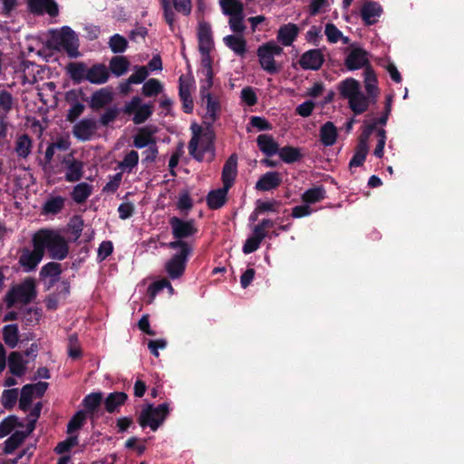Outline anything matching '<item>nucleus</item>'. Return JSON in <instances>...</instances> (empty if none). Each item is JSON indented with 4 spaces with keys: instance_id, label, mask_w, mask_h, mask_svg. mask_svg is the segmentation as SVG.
Masks as SVG:
<instances>
[{
    "instance_id": "16",
    "label": "nucleus",
    "mask_w": 464,
    "mask_h": 464,
    "mask_svg": "<svg viewBox=\"0 0 464 464\" xmlns=\"http://www.w3.org/2000/svg\"><path fill=\"white\" fill-rule=\"evenodd\" d=\"M157 130V128L153 126L139 128L137 133L133 137V146L137 149H143L156 143L155 134Z\"/></svg>"
},
{
    "instance_id": "15",
    "label": "nucleus",
    "mask_w": 464,
    "mask_h": 464,
    "mask_svg": "<svg viewBox=\"0 0 464 464\" xmlns=\"http://www.w3.org/2000/svg\"><path fill=\"white\" fill-rule=\"evenodd\" d=\"M382 5L374 1L367 0L361 7V17L365 25H372L378 18L382 14Z\"/></svg>"
},
{
    "instance_id": "5",
    "label": "nucleus",
    "mask_w": 464,
    "mask_h": 464,
    "mask_svg": "<svg viewBox=\"0 0 464 464\" xmlns=\"http://www.w3.org/2000/svg\"><path fill=\"white\" fill-rule=\"evenodd\" d=\"M283 52V48L274 41L260 45L256 51V55L262 69L269 74L277 73L279 66L276 63L275 56L281 55Z\"/></svg>"
},
{
    "instance_id": "6",
    "label": "nucleus",
    "mask_w": 464,
    "mask_h": 464,
    "mask_svg": "<svg viewBox=\"0 0 464 464\" xmlns=\"http://www.w3.org/2000/svg\"><path fill=\"white\" fill-rule=\"evenodd\" d=\"M169 224L174 241L188 242L186 239L194 237L198 232L193 218L183 219L174 216L169 218Z\"/></svg>"
},
{
    "instance_id": "8",
    "label": "nucleus",
    "mask_w": 464,
    "mask_h": 464,
    "mask_svg": "<svg viewBox=\"0 0 464 464\" xmlns=\"http://www.w3.org/2000/svg\"><path fill=\"white\" fill-rule=\"evenodd\" d=\"M349 52L344 59V65L349 71H355L372 66L369 61V53L355 44H352Z\"/></svg>"
},
{
    "instance_id": "28",
    "label": "nucleus",
    "mask_w": 464,
    "mask_h": 464,
    "mask_svg": "<svg viewBox=\"0 0 464 464\" xmlns=\"http://www.w3.org/2000/svg\"><path fill=\"white\" fill-rule=\"evenodd\" d=\"M62 274V266L60 263L49 262L42 266L40 271V277H49L48 289L53 286L58 281Z\"/></svg>"
},
{
    "instance_id": "38",
    "label": "nucleus",
    "mask_w": 464,
    "mask_h": 464,
    "mask_svg": "<svg viewBox=\"0 0 464 464\" xmlns=\"http://www.w3.org/2000/svg\"><path fill=\"white\" fill-rule=\"evenodd\" d=\"M277 154L287 164L295 163L302 159V153L298 148L286 145L279 148Z\"/></svg>"
},
{
    "instance_id": "37",
    "label": "nucleus",
    "mask_w": 464,
    "mask_h": 464,
    "mask_svg": "<svg viewBox=\"0 0 464 464\" xmlns=\"http://www.w3.org/2000/svg\"><path fill=\"white\" fill-rule=\"evenodd\" d=\"M243 7L240 10L234 9L229 10V13H223L226 15H229V25L234 33H243L246 29L244 24Z\"/></svg>"
},
{
    "instance_id": "42",
    "label": "nucleus",
    "mask_w": 464,
    "mask_h": 464,
    "mask_svg": "<svg viewBox=\"0 0 464 464\" xmlns=\"http://www.w3.org/2000/svg\"><path fill=\"white\" fill-rule=\"evenodd\" d=\"M224 42L235 53L244 55L246 52V42L242 36L227 35Z\"/></svg>"
},
{
    "instance_id": "50",
    "label": "nucleus",
    "mask_w": 464,
    "mask_h": 464,
    "mask_svg": "<svg viewBox=\"0 0 464 464\" xmlns=\"http://www.w3.org/2000/svg\"><path fill=\"white\" fill-rule=\"evenodd\" d=\"M368 151H369L368 146H364V145L357 143V145L355 147L354 154L349 162V167L353 168V167L362 166L365 161Z\"/></svg>"
},
{
    "instance_id": "21",
    "label": "nucleus",
    "mask_w": 464,
    "mask_h": 464,
    "mask_svg": "<svg viewBox=\"0 0 464 464\" xmlns=\"http://www.w3.org/2000/svg\"><path fill=\"white\" fill-rule=\"evenodd\" d=\"M112 100V92L108 88H101L92 94L89 102V107L92 111H99L109 105Z\"/></svg>"
},
{
    "instance_id": "63",
    "label": "nucleus",
    "mask_w": 464,
    "mask_h": 464,
    "mask_svg": "<svg viewBox=\"0 0 464 464\" xmlns=\"http://www.w3.org/2000/svg\"><path fill=\"white\" fill-rule=\"evenodd\" d=\"M324 34L328 42L332 44L337 43L342 38V32L332 23L326 24Z\"/></svg>"
},
{
    "instance_id": "22",
    "label": "nucleus",
    "mask_w": 464,
    "mask_h": 464,
    "mask_svg": "<svg viewBox=\"0 0 464 464\" xmlns=\"http://www.w3.org/2000/svg\"><path fill=\"white\" fill-rule=\"evenodd\" d=\"M299 32L297 24L288 23L279 27L276 39L284 46H290L297 38Z\"/></svg>"
},
{
    "instance_id": "35",
    "label": "nucleus",
    "mask_w": 464,
    "mask_h": 464,
    "mask_svg": "<svg viewBox=\"0 0 464 464\" xmlns=\"http://www.w3.org/2000/svg\"><path fill=\"white\" fill-rule=\"evenodd\" d=\"M33 140L32 138L26 134H21L17 137L14 143V151L18 157L26 159L32 151Z\"/></svg>"
},
{
    "instance_id": "33",
    "label": "nucleus",
    "mask_w": 464,
    "mask_h": 464,
    "mask_svg": "<svg viewBox=\"0 0 464 464\" xmlns=\"http://www.w3.org/2000/svg\"><path fill=\"white\" fill-rule=\"evenodd\" d=\"M25 363L19 352H12L8 356L9 372L14 376L21 377L25 373Z\"/></svg>"
},
{
    "instance_id": "44",
    "label": "nucleus",
    "mask_w": 464,
    "mask_h": 464,
    "mask_svg": "<svg viewBox=\"0 0 464 464\" xmlns=\"http://www.w3.org/2000/svg\"><path fill=\"white\" fill-rule=\"evenodd\" d=\"M214 138L215 135L212 130H207L200 136L199 145L200 149H198V152L201 153L202 160H204V154L206 152H211L214 155L215 146H214Z\"/></svg>"
},
{
    "instance_id": "59",
    "label": "nucleus",
    "mask_w": 464,
    "mask_h": 464,
    "mask_svg": "<svg viewBox=\"0 0 464 464\" xmlns=\"http://www.w3.org/2000/svg\"><path fill=\"white\" fill-rule=\"evenodd\" d=\"M120 114V110L117 107H109L101 115L99 123L102 126L107 127L110 123L113 122Z\"/></svg>"
},
{
    "instance_id": "10",
    "label": "nucleus",
    "mask_w": 464,
    "mask_h": 464,
    "mask_svg": "<svg viewBox=\"0 0 464 464\" xmlns=\"http://www.w3.org/2000/svg\"><path fill=\"white\" fill-rule=\"evenodd\" d=\"M195 81L190 74H181L179 78V96L182 103V110L185 113H192L194 102L191 97V89Z\"/></svg>"
},
{
    "instance_id": "51",
    "label": "nucleus",
    "mask_w": 464,
    "mask_h": 464,
    "mask_svg": "<svg viewBox=\"0 0 464 464\" xmlns=\"http://www.w3.org/2000/svg\"><path fill=\"white\" fill-rule=\"evenodd\" d=\"M153 113V107L150 104H142L133 114L132 121L136 125L144 123Z\"/></svg>"
},
{
    "instance_id": "18",
    "label": "nucleus",
    "mask_w": 464,
    "mask_h": 464,
    "mask_svg": "<svg viewBox=\"0 0 464 464\" xmlns=\"http://www.w3.org/2000/svg\"><path fill=\"white\" fill-rule=\"evenodd\" d=\"M87 82L92 84H104L110 78V71L104 63H94L88 68L85 75Z\"/></svg>"
},
{
    "instance_id": "27",
    "label": "nucleus",
    "mask_w": 464,
    "mask_h": 464,
    "mask_svg": "<svg viewBox=\"0 0 464 464\" xmlns=\"http://www.w3.org/2000/svg\"><path fill=\"white\" fill-rule=\"evenodd\" d=\"M256 144L258 149L267 157L277 154L279 150L278 143L275 140L272 135L260 134L256 138Z\"/></svg>"
},
{
    "instance_id": "58",
    "label": "nucleus",
    "mask_w": 464,
    "mask_h": 464,
    "mask_svg": "<svg viewBox=\"0 0 464 464\" xmlns=\"http://www.w3.org/2000/svg\"><path fill=\"white\" fill-rule=\"evenodd\" d=\"M165 288H169L171 291L173 290V287L168 279H161L150 285L147 292L151 298H154L160 291Z\"/></svg>"
},
{
    "instance_id": "60",
    "label": "nucleus",
    "mask_w": 464,
    "mask_h": 464,
    "mask_svg": "<svg viewBox=\"0 0 464 464\" xmlns=\"http://www.w3.org/2000/svg\"><path fill=\"white\" fill-rule=\"evenodd\" d=\"M68 355L73 360H78L82 355V349L78 344V338L75 334L69 337Z\"/></svg>"
},
{
    "instance_id": "36",
    "label": "nucleus",
    "mask_w": 464,
    "mask_h": 464,
    "mask_svg": "<svg viewBox=\"0 0 464 464\" xmlns=\"http://www.w3.org/2000/svg\"><path fill=\"white\" fill-rule=\"evenodd\" d=\"M130 64V61L127 57L116 55L111 59L108 69L115 76L120 77L128 72Z\"/></svg>"
},
{
    "instance_id": "56",
    "label": "nucleus",
    "mask_w": 464,
    "mask_h": 464,
    "mask_svg": "<svg viewBox=\"0 0 464 464\" xmlns=\"http://www.w3.org/2000/svg\"><path fill=\"white\" fill-rule=\"evenodd\" d=\"M14 99L12 94L3 90L0 92V115L7 117L8 112L12 110Z\"/></svg>"
},
{
    "instance_id": "19",
    "label": "nucleus",
    "mask_w": 464,
    "mask_h": 464,
    "mask_svg": "<svg viewBox=\"0 0 464 464\" xmlns=\"http://www.w3.org/2000/svg\"><path fill=\"white\" fill-rule=\"evenodd\" d=\"M202 105L207 110L206 118L210 121V124L219 119L221 112V103L219 98L214 94H206L200 96Z\"/></svg>"
},
{
    "instance_id": "4",
    "label": "nucleus",
    "mask_w": 464,
    "mask_h": 464,
    "mask_svg": "<svg viewBox=\"0 0 464 464\" xmlns=\"http://www.w3.org/2000/svg\"><path fill=\"white\" fill-rule=\"evenodd\" d=\"M169 414V405L167 402L158 406L147 404L140 411L138 422L140 427H150L151 430L156 431L164 422Z\"/></svg>"
},
{
    "instance_id": "47",
    "label": "nucleus",
    "mask_w": 464,
    "mask_h": 464,
    "mask_svg": "<svg viewBox=\"0 0 464 464\" xmlns=\"http://www.w3.org/2000/svg\"><path fill=\"white\" fill-rule=\"evenodd\" d=\"M5 343L10 347L14 348L19 340V331L17 324H7L3 329Z\"/></svg>"
},
{
    "instance_id": "3",
    "label": "nucleus",
    "mask_w": 464,
    "mask_h": 464,
    "mask_svg": "<svg viewBox=\"0 0 464 464\" xmlns=\"http://www.w3.org/2000/svg\"><path fill=\"white\" fill-rule=\"evenodd\" d=\"M43 252L48 251L49 256L56 260H63L69 253V246L58 232L50 229H41L34 234Z\"/></svg>"
},
{
    "instance_id": "13",
    "label": "nucleus",
    "mask_w": 464,
    "mask_h": 464,
    "mask_svg": "<svg viewBox=\"0 0 464 464\" xmlns=\"http://www.w3.org/2000/svg\"><path fill=\"white\" fill-rule=\"evenodd\" d=\"M97 130V122L93 119H82L72 127L73 136L81 141L90 140Z\"/></svg>"
},
{
    "instance_id": "26",
    "label": "nucleus",
    "mask_w": 464,
    "mask_h": 464,
    "mask_svg": "<svg viewBox=\"0 0 464 464\" xmlns=\"http://www.w3.org/2000/svg\"><path fill=\"white\" fill-rule=\"evenodd\" d=\"M88 66L83 62L69 63L65 68L66 73L70 76L74 84L86 81L85 75L88 72Z\"/></svg>"
},
{
    "instance_id": "32",
    "label": "nucleus",
    "mask_w": 464,
    "mask_h": 464,
    "mask_svg": "<svg viewBox=\"0 0 464 464\" xmlns=\"http://www.w3.org/2000/svg\"><path fill=\"white\" fill-rule=\"evenodd\" d=\"M337 128L332 121H326L320 128V141L325 147L333 146L337 140Z\"/></svg>"
},
{
    "instance_id": "61",
    "label": "nucleus",
    "mask_w": 464,
    "mask_h": 464,
    "mask_svg": "<svg viewBox=\"0 0 464 464\" xmlns=\"http://www.w3.org/2000/svg\"><path fill=\"white\" fill-rule=\"evenodd\" d=\"M122 179V173L119 172L113 176H110V180L103 187L102 191L107 193H115L120 188Z\"/></svg>"
},
{
    "instance_id": "46",
    "label": "nucleus",
    "mask_w": 464,
    "mask_h": 464,
    "mask_svg": "<svg viewBox=\"0 0 464 464\" xmlns=\"http://www.w3.org/2000/svg\"><path fill=\"white\" fill-rule=\"evenodd\" d=\"M15 427H24L15 415H9L0 422V438L9 435Z\"/></svg>"
},
{
    "instance_id": "14",
    "label": "nucleus",
    "mask_w": 464,
    "mask_h": 464,
    "mask_svg": "<svg viewBox=\"0 0 464 464\" xmlns=\"http://www.w3.org/2000/svg\"><path fill=\"white\" fill-rule=\"evenodd\" d=\"M66 167L65 180L68 182H76L82 178L83 164L82 161L73 158L70 153L65 156L62 161Z\"/></svg>"
},
{
    "instance_id": "49",
    "label": "nucleus",
    "mask_w": 464,
    "mask_h": 464,
    "mask_svg": "<svg viewBox=\"0 0 464 464\" xmlns=\"http://www.w3.org/2000/svg\"><path fill=\"white\" fill-rule=\"evenodd\" d=\"M163 90L161 82L155 78L149 79L142 86V94L145 97H153L160 94Z\"/></svg>"
},
{
    "instance_id": "41",
    "label": "nucleus",
    "mask_w": 464,
    "mask_h": 464,
    "mask_svg": "<svg viewBox=\"0 0 464 464\" xmlns=\"http://www.w3.org/2000/svg\"><path fill=\"white\" fill-rule=\"evenodd\" d=\"M325 189L323 186L314 187L304 191L302 200L306 204H314L325 198Z\"/></svg>"
},
{
    "instance_id": "17",
    "label": "nucleus",
    "mask_w": 464,
    "mask_h": 464,
    "mask_svg": "<svg viewBox=\"0 0 464 464\" xmlns=\"http://www.w3.org/2000/svg\"><path fill=\"white\" fill-rule=\"evenodd\" d=\"M237 175V156L233 153L226 160L223 169L221 179L223 186L230 188L236 180Z\"/></svg>"
},
{
    "instance_id": "39",
    "label": "nucleus",
    "mask_w": 464,
    "mask_h": 464,
    "mask_svg": "<svg viewBox=\"0 0 464 464\" xmlns=\"http://www.w3.org/2000/svg\"><path fill=\"white\" fill-rule=\"evenodd\" d=\"M92 192V187L86 182H82L73 188L71 196L74 202L77 204H82L86 201V199L91 196Z\"/></svg>"
},
{
    "instance_id": "7",
    "label": "nucleus",
    "mask_w": 464,
    "mask_h": 464,
    "mask_svg": "<svg viewBox=\"0 0 464 464\" xmlns=\"http://www.w3.org/2000/svg\"><path fill=\"white\" fill-rule=\"evenodd\" d=\"M36 296L35 285L33 279H27L21 285L10 289L6 295L7 306L11 307L15 302L24 304L31 303Z\"/></svg>"
},
{
    "instance_id": "53",
    "label": "nucleus",
    "mask_w": 464,
    "mask_h": 464,
    "mask_svg": "<svg viewBox=\"0 0 464 464\" xmlns=\"http://www.w3.org/2000/svg\"><path fill=\"white\" fill-rule=\"evenodd\" d=\"M109 46L113 53H121L128 47V41L119 34H113L109 40Z\"/></svg>"
},
{
    "instance_id": "64",
    "label": "nucleus",
    "mask_w": 464,
    "mask_h": 464,
    "mask_svg": "<svg viewBox=\"0 0 464 464\" xmlns=\"http://www.w3.org/2000/svg\"><path fill=\"white\" fill-rule=\"evenodd\" d=\"M85 106L80 102L76 101L66 115V120L70 122H74L84 111Z\"/></svg>"
},
{
    "instance_id": "29",
    "label": "nucleus",
    "mask_w": 464,
    "mask_h": 464,
    "mask_svg": "<svg viewBox=\"0 0 464 464\" xmlns=\"http://www.w3.org/2000/svg\"><path fill=\"white\" fill-rule=\"evenodd\" d=\"M128 395L124 392H113L108 394L104 400V408L107 412L118 411V408L125 404Z\"/></svg>"
},
{
    "instance_id": "54",
    "label": "nucleus",
    "mask_w": 464,
    "mask_h": 464,
    "mask_svg": "<svg viewBox=\"0 0 464 464\" xmlns=\"http://www.w3.org/2000/svg\"><path fill=\"white\" fill-rule=\"evenodd\" d=\"M139 163V154L136 150H130L128 152L122 161L120 162L119 168L122 170H128L131 172L132 169L135 168Z\"/></svg>"
},
{
    "instance_id": "11",
    "label": "nucleus",
    "mask_w": 464,
    "mask_h": 464,
    "mask_svg": "<svg viewBox=\"0 0 464 464\" xmlns=\"http://www.w3.org/2000/svg\"><path fill=\"white\" fill-rule=\"evenodd\" d=\"M392 97L391 95L387 96L385 102V113L380 118L373 120L372 123L366 125L363 128L362 132L359 137L358 144L368 146V140L372 133L376 130L377 125H386L392 111Z\"/></svg>"
},
{
    "instance_id": "31",
    "label": "nucleus",
    "mask_w": 464,
    "mask_h": 464,
    "mask_svg": "<svg viewBox=\"0 0 464 464\" xmlns=\"http://www.w3.org/2000/svg\"><path fill=\"white\" fill-rule=\"evenodd\" d=\"M350 109L353 111L354 114L360 115L365 112L369 105L372 102V99H370L369 96L364 95L362 91H359V94H356L348 101Z\"/></svg>"
},
{
    "instance_id": "48",
    "label": "nucleus",
    "mask_w": 464,
    "mask_h": 464,
    "mask_svg": "<svg viewBox=\"0 0 464 464\" xmlns=\"http://www.w3.org/2000/svg\"><path fill=\"white\" fill-rule=\"evenodd\" d=\"M34 396V386L32 384H25L21 390L19 399V408L23 411H27L32 404Z\"/></svg>"
},
{
    "instance_id": "1",
    "label": "nucleus",
    "mask_w": 464,
    "mask_h": 464,
    "mask_svg": "<svg viewBox=\"0 0 464 464\" xmlns=\"http://www.w3.org/2000/svg\"><path fill=\"white\" fill-rule=\"evenodd\" d=\"M168 247L177 252L165 264V271L172 280L180 278L186 270L189 257L193 254V246L189 242L171 241Z\"/></svg>"
},
{
    "instance_id": "2",
    "label": "nucleus",
    "mask_w": 464,
    "mask_h": 464,
    "mask_svg": "<svg viewBox=\"0 0 464 464\" xmlns=\"http://www.w3.org/2000/svg\"><path fill=\"white\" fill-rule=\"evenodd\" d=\"M51 36L46 42L50 50L64 51L70 58H77L79 52V38L76 33L69 26H63L60 31H51Z\"/></svg>"
},
{
    "instance_id": "23",
    "label": "nucleus",
    "mask_w": 464,
    "mask_h": 464,
    "mask_svg": "<svg viewBox=\"0 0 464 464\" xmlns=\"http://www.w3.org/2000/svg\"><path fill=\"white\" fill-rule=\"evenodd\" d=\"M199 53H210L214 47L210 25L201 23L198 32Z\"/></svg>"
},
{
    "instance_id": "40",
    "label": "nucleus",
    "mask_w": 464,
    "mask_h": 464,
    "mask_svg": "<svg viewBox=\"0 0 464 464\" xmlns=\"http://www.w3.org/2000/svg\"><path fill=\"white\" fill-rule=\"evenodd\" d=\"M27 433L22 430L14 431L5 441L4 452L12 454L25 440Z\"/></svg>"
},
{
    "instance_id": "55",
    "label": "nucleus",
    "mask_w": 464,
    "mask_h": 464,
    "mask_svg": "<svg viewBox=\"0 0 464 464\" xmlns=\"http://www.w3.org/2000/svg\"><path fill=\"white\" fill-rule=\"evenodd\" d=\"M18 399V389L13 388L5 390L2 396V404L5 409L12 410L16 404Z\"/></svg>"
},
{
    "instance_id": "30",
    "label": "nucleus",
    "mask_w": 464,
    "mask_h": 464,
    "mask_svg": "<svg viewBox=\"0 0 464 464\" xmlns=\"http://www.w3.org/2000/svg\"><path fill=\"white\" fill-rule=\"evenodd\" d=\"M338 90L342 98L350 100L361 91L360 82L353 78H347L342 81L338 85Z\"/></svg>"
},
{
    "instance_id": "43",
    "label": "nucleus",
    "mask_w": 464,
    "mask_h": 464,
    "mask_svg": "<svg viewBox=\"0 0 464 464\" xmlns=\"http://www.w3.org/2000/svg\"><path fill=\"white\" fill-rule=\"evenodd\" d=\"M64 201L65 199L61 196L52 197L44 204L43 212L47 215H56L64 208Z\"/></svg>"
},
{
    "instance_id": "57",
    "label": "nucleus",
    "mask_w": 464,
    "mask_h": 464,
    "mask_svg": "<svg viewBox=\"0 0 464 464\" xmlns=\"http://www.w3.org/2000/svg\"><path fill=\"white\" fill-rule=\"evenodd\" d=\"M78 445V436L71 435L66 440L60 441L54 449L57 454H64L70 452L72 448Z\"/></svg>"
},
{
    "instance_id": "24",
    "label": "nucleus",
    "mask_w": 464,
    "mask_h": 464,
    "mask_svg": "<svg viewBox=\"0 0 464 464\" xmlns=\"http://www.w3.org/2000/svg\"><path fill=\"white\" fill-rule=\"evenodd\" d=\"M230 188L222 187L213 189L207 196V205L208 208L216 210L221 208L227 202V192Z\"/></svg>"
},
{
    "instance_id": "62",
    "label": "nucleus",
    "mask_w": 464,
    "mask_h": 464,
    "mask_svg": "<svg viewBox=\"0 0 464 464\" xmlns=\"http://www.w3.org/2000/svg\"><path fill=\"white\" fill-rule=\"evenodd\" d=\"M149 75L146 66H135V72L129 77V82L140 84L143 82Z\"/></svg>"
},
{
    "instance_id": "52",
    "label": "nucleus",
    "mask_w": 464,
    "mask_h": 464,
    "mask_svg": "<svg viewBox=\"0 0 464 464\" xmlns=\"http://www.w3.org/2000/svg\"><path fill=\"white\" fill-rule=\"evenodd\" d=\"M86 420V413L83 411H78L69 420L67 424V433L72 434L80 430Z\"/></svg>"
},
{
    "instance_id": "34",
    "label": "nucleus",
    "mask_w": 464,
    "mask_h": 464,
    "mask_svg": "<svg viewBox=\"0 0 464 464\" xmlns=\"http://www.w3.org/2000/svg\"><path fill=\"white\" fill-rule=\"evenodd\" d=\"M192 137L188 142V152L198 161H202L201 153L198 152V147L199 146L200 136L204 133L202 129L197 123L191 125Z\"/></svg>"
},
{
    "instance_id": "45",
    "label": "nucleus",
    "mask_w": 464,
    "mask_h": 464,
    "mask_svg": "<svg viewBox=\"0 0 464 464\" xmlns=\"http://www.w3.org/2000/svg\"><path fill=\"white\" fill-rule=\"evenodd\" d=\"M102 401V392H92L83 398L82 404L83 405L87 412L92 414L97 411Z\"/></svg>"
},
{
    "instance_id": "20",
    "label": "nucleus",
    "mask_w": 464,
    "mask_h": 464,
    "mask_svg": "<svg viewBox=\"0 0 464 464\" xmlns=\"http://www.w3.org/2000/svg\"><path fill=\"white\" fill-rule=\"evenodd\" d=\"M282 183L281 174L277 171H268L263 174L256 183L258 191H269L278 188Z\"/></svg>"
},
{
    "instance_id": "12",
    "label": "nucleus",
    "mask_w": 464,
    "mask_h": 464,
    "mask_svg": "<svg viewBox=\"0 0 464 464\" xmlns=\"http://www.w3.org/2000/svg\"><path fill=\"white\" fill-rule=\"evenodd\" d=\"M324 61L323 50L316 48L304 52L301 55L298 63L304 70L317 71L323 66Z\"/></svg>"
},
{
    "instance_id": "25",
    "label": "nucleus",
    "mask_w": 464,
    "mask_h": 464,
    "mask_svg": "<svg viewBox=\"0 0 464 464\" xmlns=\"http://www.w3.org/2000/svg\"><path fill=\"white\" fill-rule=\"evenodd\" d=\"M364 76V87L367 92V96L372 99V102H376L377 96L379 94V89L377 86V76L372 66H368L363 71Z\"/></svg>"
},
{
    "instance_id": "9",
    "label": "nucleus",
    "mask_w": 464,
    "mask_h": 464,
    "mask_svg": "<svg viewBox=\"0 0 464 464\" xmlns=\"http://www.w3.org/2000/svg\"><path fill=\"white\" fill-rule=\"evenodd\" d=\"M32 242L34 249L24 248L19 257V264L26 272L34 270L44 256L34 235L33 236Z\"/></svg>"
}]
</instances>
